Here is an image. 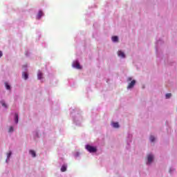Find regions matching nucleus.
<instances>
[{"label":"nucleus","instance_id":"obj_1","mask_svg":"<svg viewBox=\"0 0 177 177\" xmlns=\"http://www.w3.org/2000/svg\"><path fill=\"white\" fill-rule=\"evenodd\" d=\"M86 150L89 151V153H96L97 149L95 147L91 146V145H86Z\"/></svg>","mask_w":177,"mask_h":177},{"label":"nucleus","instance_id":"obj_2","mask_svg":"<svg viewBox=\"0 0 177 177\" xmlns=\"http://www.w3.org/2000/svg\"><path fill=\"white\" fill-rule=\"evenodd\" d=\"M135 84H136V80H132L128 85L127 86V89H131L132 88H133V86H135Z\"/></svg>","mask_w":177,"mask_h":177},{"label":"nucleus","instance_id":"obj_3","mask_svg":"<svg viewBox=\"0 0 177 177\" xmlns=\"http://www.w3.org/2000/svg\"><path fill=\"white\" fill-rule=\"evenodd\" d=\"M153 158H154V156H153V155H151V154L147 155L148 164H151V162H152Z\"/></svg>","mask_w":177,"mask_h":177},{"label":"nucleus","instance_id":"obj_4","mask_svg":"<svg viewBox=\"0 0 177 177\" xmlns=\"http://www.w3.org/2000/svg\"><path fill=\"white\" fill-rule=\"evenodd\" d=\"M37 78L38 80H42V78H44V73L39 71L37 73Z\"/></svg>","mask_w":177,"mask_h":177},{"label":"nucleus","instance_id":"obj_5","mask_svg":"<svg viewBox=\"0 0 177 177\" xmlns=\"http://www.w3.org/2000/svg\"><path fill=\"white\" fill-rule=\"evenodd\" d=\"M73 66L75 67V68L80 69L81 68V65H80V63L78 62H75L73 64Z\"/></svg>","mask_w":177,"mask_h":177},{"label":"nucleus","instance_id":"obj_6","mask_svg":"<svg viewBox=\"0 0 177 177\" xmlns=\"http://www.w3.org/2000/svg\"><path fill=\"white\" fill-rule=\"evenodd\" d=\"M118 56H119V57H125V54L124 53V52L120 50L118 52Z\"/></svg>","mask_w":177,"mask_h":177},{"label":"nucleus","instance_id":"obj_7","mask_svg":"<svg viewBox=\"0 0 177 177\" xmlns=\"http://www.w3.org/2000/svg\"><path fill=\"white\" fill-rule=\"evenodd\" d=\"M22 77L24 78L25 80H28V73L24 72L22 73Z\"/></svg>","mask_w":177,"mask_h":177},{"label":"nucleus","instance_id":"obj_8","mask_svg":"<svg viewBox=\"0 0 177 177\" xmlns=\"http://www.w3.org/2000/svg\"><path fill=\"white\" fill-rule=\"evenodd\" d=\"M30 154H31L32 157H36L37 153H35V151L34 150H30L29 151Z\"/></svg>","mask_w":177,"mask_h":177},{"label":"nucleus","instance_id":"obj_9","mask_svg":"<svg viewBox=\"0 0 177 177\" xmlns=\"http://www.w3.org/2000/svg\"><path fill=\"white\" fill-rule=\"evenodd\" d=\"M44 16V12L42 11H39L38 15H37V19H41Z\"/></svg>","mask_w":177,"mask_h":177},{"label":"nucleus","instance_id":"obj_10","mask_svg":"<svg viewBox=\"0 0 177 177\" xmlns=\"http://www.w3.org/2000/svg\"><path fill=\"white\" fill-rule=\"evenodd\" d=\"M66 171H67V167H66V165H62V167H61V171L66 172Z\"/></svg>","mask_w":177,"mask_h":177},{"label":"nucleus","instance_id":"obj_11","mask_svg":"<svg viewBox=\"0 0 177 177\" xmlns=\"http://www.w3.org/2000/svg\"><path fill=\"white\" fill-rule=\"evenodd\" d=\"M112 41L113 42H118V37L117 36L112 37Z\"/></svg>","mask_w":177,"mask_h":177},{"label":"nucleus","instance_id":"obj_12","mask_svg":"<svg viewBox=\"0 0 177 177\" xmlns=\"http://www.w3.org/2000/svg\"><path fill=\"white\" fill-rule=\"evenodd\" d=\"M112 125L113 128H120V124H118V122H113Z\"/></svg>","mask_w":177,"mask_h":177},{"label":"nucleus","instance_id":"obj_13","mask_svg":"<svg viewBox=\"0 0 177 177\" xmlns=\"http://www.w3.org/2000/svg\"><path fill=\"white\" fill-rule=\"evenodd\" d=\"M15 123L18 124L19 123V114L15 113Z\"/></svg>","mask_w":177,"mask_h":177},{"label":"nucleus","instance_id":"obj_14","mask_svg":"<svg viewBox=\"0 0 177 177\" xmlns=\"http://www.w3.org/2000/svg\"><path fill=\"white\" fill-rule=\"evenodd\" d=\"M172 96V94L171 93H167L165 97H166V99H169V97H171Z\"/></svg>","mask_w":177,"mask_h":177},{"label":"nucleus","instance_id":"obj_15","mask_svg":"<svg viewBox=\"0 0 177 177\" xmlns=\"http://www.w3.org/2000/svg\"><path fill=\"white\" fill-rule=\"evenodd\" d=\"M149 139L151 142H154V140H156V138L153 136H151Z\"/></svg>","mask_w":177,"mask_h":177},{"label":"nucleus","instance_id":"obj_16","mask_svg":"<svg viewBox=\"0 0 177 177\" xmlns=\"http://www.w3.org/2000/svg\"><path fill=\"white\" fill-rule=\"evenodd\" d=\"M10 156H12V151H9V153H7V158H10Z\"/></svg>","mask_w":177,"mask_h":177},{"label":"nucleus","instance_id":"obj_17","mask_svg":"<svg viewBox=\"0 0 177 177\" xmlns=\"http://www.w3.org/2000/svg\"><path fill=\"white\" fill-rule=\"evenodd\" d=\"M6 89L9 90L10 89V86L8 84V83H5Z\"/></svg>","mask_w":177,"mask_h":177},{"label":"nucleus","instance_id":"obj_18","mask_svg":"<svg viewBox=\"0 0 177 177\" xmlns=\"http://www.w3.org/2000/svg\"><path fill=\"white\" fill-rule=\"evenodd\" d=\"M1 104L3 107H7L6 104L3 101L1 102Z\"/></svg>","mask_w":177,"mask_h":177},{"label":"nucleus","instance_id":"obj_19","mask_svg":"<svg viewBox=\"0 0 177 177\" xmlns=\"http://www.w3.org/2000/svg\"><path fill=\"white\" fill-rule=\"evenodd\" d=\"M9 132H13V127H10Z\"/></svg>","mask_w":177,"mask_h":177},{"label":"nucleus","instance_id":"obj_20","mask_svg":"<svg viewBox=\"0 0 177 177\" xmlns=\"http://www.w3.org/2000/svg\"><path fill=\"white\" fill-rule=\"evenodd\" d=\"M132 80V77H128L127 81H131Z\"/></svg>","mask_w":177,"mask_h":177},{"label":"nucleus","instance_id":"obj_21","mask_svg":"<svg viewBox=\"0 0 177 177\" xmlns=\"http://www.w3.org/2000/svg\"><path fill=\"white\" fill-rule=\"evenodd\" d=\"M3 53H2V51H0V57H1V56H3Z\"/></svg>","mask_w":177,"mask_h":177},{"label":"nucleus","instance_id":"obj_22","mask_svg":"<svg viewBox=\"0 0 177 177\" xmlns=\"http://www.w3.org/2000/svg\"><path fill=\"white\" fill-rule=\"evenodd\" d=\"M172 171V169H169V172L171 174V172Z\"/></svg>","mask_w":177,"mask_h":177}]
</instances>
